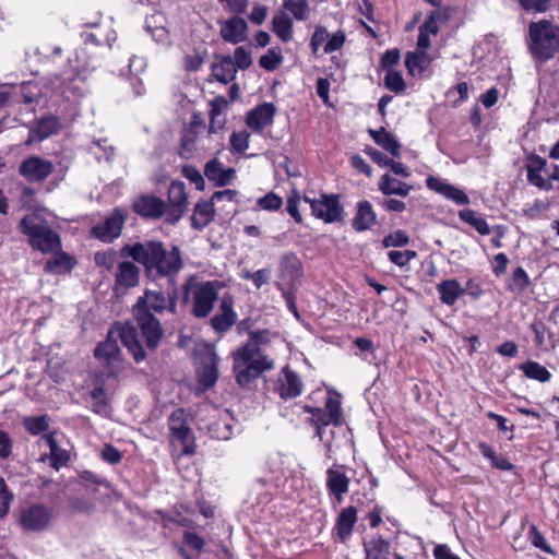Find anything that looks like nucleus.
<instances>
[{
  "label": "nucleus",
  "mask_w": 559,
  "mask_h": 559,
  "mask_svg": "<svg viewBox=\"0 0 559 559\" xmlns=\"http://www.w3.org/2000/svg\"><path fill=\"white\" fill-rule=\"evenodd\" d=\"M19 230L27 237L34 250L44 254H56L61 250L60 236L39 212L26 214L19 224Z\"/></svg>",
  "instance_id": "5"
},
{
  "label": "nucleus",
  "mask_w": 559,
  "mask_h": 559,
  "mask_svg": "<svg viewBox=\"0 0 559 559\" xmlns=\"http://www.w3.org/2000/svg\"><path fill=\"white\" fill-rule=\"evenodd\" d=\"M72 267L71 259L68 254L61 252L56 258L47 261L45 265L46 272L60 273L62 271H69Z\"/></svg>",
  "instance_id": "45"
},
{
  "label": "nucleus",
  "mask_w": 559,
  "mask_h": 559,
  "mask_svg": "<svg viewBox=\"0 0 559 559\" xmlns=\"http://www.w3.org/2000/svg\"><path fill=\"white\" fill-rule=\"evenodd\" d=\"M326 487L336 503H341L343 496L348 491L349 478L338 469L329 468L326 471Z\"/></svg>",
  "instance_id": "27"
},
{
  "label": "nucleus",
  "mask_w": 559,
  "mask_h": 559,
  "mask_svg": "<svg viewBox=\"0 0 559 559\" xmlns=\"http://www.w3.org/2000/svg\"><path fill=\"white\" fill-rule=\"evenodd\" d=\"M236 197H237L236 190L226 189V190L214 192L211 198V202H213L214 206L221 202L227 203V204H224L222 210H226L227 213H230V212L236 211V206H235L236 205Z\"/></svg>",
  "instance_id": "42"
},
{
  "label": "nucleus",
  "mask_w": 559,
  "mask_h": 559,
  "mask_svg": "<svg viewBox=\"0 0 559 559\" xmlns=\"http://www.w3.org/2000/svg\"><path fill=\"white\" fill-rule=\"evenodd\" d=\"M44 439L47 442L50 450L49 457L51 460V466L58 471L60 467L64 466L68 463L69 453L67 450L59 447L53 437V433L45 435Z\"/></svg>",
  "instance_id": "37"
},
{
  "label": "nucleus",
  "mask_w": 559,
  "mask_h": 559,
  "mask_svg": "<svg viewBox=\"0 0 559 559\" xmlns=\"http://www.w3.org/2000/svg\"><path fill=\"white\" fill-rule=\"evenodd\" d=\"M527 538L536 548H539L547 554H554L551 547L547 544L544 535L537 530L536 525L530 526Z\"/></svg>",
  "instance_id": "49"
},
{
  "label": "nucleus",
  "mask_w": 559,
  "mask_h": 559,
  "mask_svg": "<svg viewBox=\"0 0 559 559\" xmlns=\"http://www.w3.org/2000/svg\"><path fill=\"white\" fill-rule=\"evenodd\" d=\"M237 314L234 311V299L229 295L223 296L219 312L212 317L211 325L217 333H225L236 323Z\"/></svg>",
  "instance_id": "19"
},
{
  "label": "nucleus",
  "mask_w": 559,
  "mask_h": 559,
  "mask_svg": "<svg viewBox=\"0 0 559 559\" xmlns=\"http://www.w3.org/2000/svg\"><path fill=\"white\" fill-rule=\"evenodd\" d=\"M366 559H386L390 554V544L381 536L364 542Z\"/></svg>",
  "instance_id": "33"
},
{
  "label": "nucleus",
  "mask_w": 559,
  "mask_h": 559,
  "mask_svg": "<svg viewBox=\"0 0 559 559\" xmlns=\"http://www.w3.org/2000/svg\"><path fill=\"white\" fill-rule=\"evenodd\" d=\"M301 275V262L293 252L282 255L280 261V278L288 285H293Z\"/></svg>",
  "instance_id": "26"
},
{
  "label": "nucleus",
  "mask_w": 559,
  "mask_h": 559,
  "mask_svg": "<svg viewBox=\"0 0 559 559\" xmlns=\"http://www.w3.org/2000/svg\"><path fill=\"white\" fill-rule=\"evenodd\" d=\"M416 257H417V253L414 250H404V251L392 250L388 253L389 260L400 267L407 265Z\"/></svg>",
  "instance_id": "54"
},
{
  "label": "nucleus",
  "mask_w": 559,
  "mask_h": 559,
  "mask_svg": "<svg viewBox=\"0 0 559 559\" xmlns=\"http://www.w3.org/2000/svg\"><path fill=\"white\" fill-rule=\"evenodd\" d=\"M270 342L271 333L269 331H251L249 332V340L245 345L257 349H265L264 347L269 345Z\"/></svg>",
  "instance_id": "47"
},
{
  "label": "nucleus",
  "mask_w": 559,
  "mask_h": 559,
  "mask_svg": "<svg viewBox=\"0 0 559 559\" xmlns=\"http://www.w3.org/2000/svg\"><path fill=\"white\" fill-rule=\"evenodd\" d=\"M250 134L247 131L233 132L230 146L237 153H243L249 146Z\"/></svg>",
  "instance_id": "58"
},
{
  "label": "nucleus",
  "mask_w": 559,
  "mask_h": 559,
  "mask_svg": "<svg viewBox=\"0 0 559 559\" xmlns=\"http://www.w3.org/2000/svg\"><path fill=\"white\" fill-rule=\"evenodd\" d=\"M140 270L131 261H120L115 272V288L128 289L139 284Z\"/></svg>",
  "instance_id": "22"
},
{
  "label": "nucleus",
  "mask_w": 559,
  "mask_h": 559,
  "mask_svg": "<svg viewBox=\"0 0 559 559\" xmlns=\"http://www.w3.org/2000/svg\"><path fill=\"white\" fill-rule=\"evenodd\" d=\"M122 252L142 264L154 277H174L183 267L181 251L177 246L166 250L163 242L146 240L126 246Z\"/></svg>",
  "instance_id": "2"
},
{
  "label": "nucleus",
  "mask_w": 559,
  "mask_h": 559,
  "mask_svg": "<svg viewBox=\"0 0 559 559\" xmlns=\"http://www.w3.org/2000/svg\"><path fill=\"white\" fill-rule=\"evenodd\" d=\"M68 507L73 513H90L94 511V504L80 497L70 498Z\"/></svg>",
  "instance_id": "61"
},
{
  "label": "nucleus",
  "mask_w": 559,
  "mask_h": 559,
  "mask_svg": "<svg viewBox=\"0 0 559 559\" xmlns=\"http://www.w3.org/2000/svg\"><path fill=\"white\" fill-rule=\"evenodd\" d=\"M459 217L466 224L473 226L480 235L490 234V227L487 224L486 219L478 215L475 211L471 209H464L459 212Z\"/></svg>",
  "instance_id": "38"
},
{
  "label": "nucleus",
  "mask_w": 559,
  "mask_h": 559,
  "mask_svg": "<svg viewBox=\"0 0 559 559\" xmlns=\"http://www.w3.org/2000/svg\"><path fill=\"white\" fill-rule=\"evenodd\" d=\"M401 53L397 48L386 50L380 60L381 70H392L399 63Z\"/></svg>",
  "instance_id": "62"
},
{
  "label": "nucleus",
  "mask_w": 559,
  "mask_h": 559,
  "mask_svg": "<svg viewBox=\"0 0 559 559\" xmlns=\"http://www.w3.org/2000/svg\"><path fill=\"white\" fill-rule=\"evenodd\" d=\"M209 53L205 48L194 49L185 57V70H199L207 59Z\"/></svg>",
  "instance_id": "44"
},
{
  "label": "nucleus",
  "mask_w": 559,
  "mask_h": 559,
  "mask_svg": "<svg viewBox=\"0 0 559 559\" xmlns=\"http://www.w3.org/2000/svg\"><path fill=\"white\" fill-rule=\"evenodd\" d=\"M164 310L175 314L177 298L176 296L167 297L164 293L154 290H146L132 308L133 317L148 348L155 349L164 334L159 320L152 312L160 313Z\"/></svg>",
  "instance_id": "3"
},
{
  "label": "nucleus",
  "mask_w": 559,
  "mask_h": 559,
  "mask_svg": "<svg viewBox=\"0 0 559 559\" xmlns=\"http://www.w3.org/2000/svg\"><path fill=\"white\" fill-rule=\"evenodd\" d=\"M282 61V56L274 48L269 49L267 52L261 56L259 64L264 70H274Z\"/></svg>",
  "instance_id": "59"
},
{
  "label": "nucleus",
  "mask_w": 559,
  "mask_h": 559,
  "mask_svg": "<svg viewBox=\"0 0 559 559\" xmlns=\"http://www.w3.org/2000/svg\"><path fill=\"white\" fill-rule=\"evenodd\" d=\"M523 373L533 380L547 382L551 378V373L537 361L528 360L520 366Z\"/></svg>",
  "instance_id": "39"
},
{
  "label": "nucleus",
  "mask_w": 559,
  "mask_h": 559,
  "mask_svg": "<svg viewBox=\"0 0 559 559\" xmlns=\"http://www.w3.org/2000/svg\"><path fill=\"white\" fill-rule=\"evenodd\" d=\"M167 223L176 224L187 210L188 201L183 182H171L168 189Z\"/></svg>",
  "instance_id": "14"
},
{
  "label": "nucleus",
  "mask_w": 559,
  "mask_h": 559,
  "mask_svg": "<svg viewBox=\"0 0 559 559\" xmlns=\"http://www.w3.org/2000/svg\"><path fill=\"white\" fill-rule=\"evenodd\" d=\"M273 33L284 43H288L293 38V21L284 12L275 14L272 19Z\"/></svg>",
  "instance_id": "34"
},
{
  "label": "nucleus",
  "mask_w": 559,
  "mask_h": 559,
  "mask_svg": "<svg viewBox=\"0 0 559 559\" xmlns=\"http://www.w3.org/2000/svg\"><path fill=\"white\" fill-rule=\"evenodd\" d=\"M530 284V277L525 270L521 266L516 267L512 274V284L510 285V288L512 290L522 292L527 288Z\"/></svg>",
  "instance_id": "56"
},
{
  "label": "nucleus",
  "mask_w": 559,
  "mask_h": 559,
  "mask_svg": "<svg viewBox=\"0 0 559 559\" xmlns=\"http://www.w3.org/2000/svg\"><path fill=\"white\" fill-rule=\"evenodd\" d=\"M384 84L394 93H401L405 90V82L400 72H386Z\"/></svg>",
  "instance_id": "60"
},
{
  "label": "nucleus",
  "mask_w": 559,
  "mask_h": 559,
  "mask_svg": "<svg viewBox=\"0 0 559 559\" xmlns=\"http://www.w3.org/2000/svg\"><path fill=\"white\" fill-rule=\"evenodd\" d=\"M283 7L289 11L297 21L308 19L310 12L308 0H283Z\"/></svg>",
  "instance_id": "41"
},
{
  "label": "nucleus",
  "mask_w": 559,
  "mask_h": 559,
  "mask_svg": "<svg viewBox=\"0 0 559 559\" xmlns=\"http://www.w3.org/2000/svg\"><path fill=\"white\" fill-rule=\"evenodd\" d=\"M324 411L329 416V421L334 426H341L343 424L341 402L337 399L329 397L325 402Z\"/></svg>",
  "instance_id": "46"
},
{
  "label": "nucleus",
  "mask_w": 559,
  "mask_h": 559,
  "mask_svg": "<svg viewBox=\"0 0 559 559\" xmlns=\"http://www.w3.org/2000/svg\"><path fill=\"white\" fill-rule=\"evenodd\" d=\"M95 263L98 266L105 267L107 271H110L118 264V255L114 250H107L105 252H97L95 254Z\"/></svg>",
  "instance_id": "50"
},
{
  "label": "nucleus",
  "mask_w": 559,
  "mask_h": 559,
  "mask_svg": "<svg viewBox=\"0 0 559 559\" xmlns=\"http://www.w3.org/2000/svg\"><path fill=\"white\" fill-rule=\"evenodd\" d=\"M304 384L296 372L288 366H285L276 381L275 392L283 399L289 400L299 396L302 392Z\"/></svg>",
  "instance_id": "16"
},
{
  "label": "nucleus",
  "mask_w": 559,
  "mask_h": 559,
  "mask_svg": "<svg viewBox=\"0 0 559 559\" xmlns=\"http://www.w3.org/2000/svg\"><path fill=\"white\" fill-rule=\"evenodd\" d=\"M133 210L136 214L146 218L167 217V204L155 195H140L133 202Z\"/></svg>",
  "instance_id": "17"
},
{
  "label": "nucleus",
  "mask_w": 559,
  "mask_h": 559,
  "mask_svg": "<svg viewBox=\"0 0 559 559\" xmlns=\"http://www.w3.org/2000/svg\"><path fill=\"white\" fill-rule=\"evenodd\" d=\"M234 372L239 385L246 386L261 373L274 368V360L265 349L242 345L233 353Z\"/></svg>",
  "instance_id": "6"
},
{
  "label": "nucleus",
  "mask_w": 559,
  "mask_h": 559,
  "mask_svg": "<svg viewBox=\"0 0 559 559\" xmlns=\"http://www.w3.org/2000/svg\"><path fill=\"white\" fill-rule=\"evenodd\" d=\"M57 520L56 509L44 502H25L20 506L16 523L26 534H41L52 530Z\"/></svg>",
  "instance_id": "8"
},
{
  "label": "nucleus",
  "mask_w": 559,
  "mask_h": 559,
  "mask_svg": "<svg viewBox=\"0 0 559 559\" xmlns=\"http://www.w3.org/2000/svg\"><path fill=\"white\" fill-rule=\"evenodd\" d=\"M210 133H219L225 129L226 111L229 107V102L224 96H217L210 103Z\"/></svg>",
  "instance_id": "24"
},
{
  "label": "nucleus",
  "mask_w": 559,
  "mask_h": 559,
  "mask_svg": "<svg viewBox=\"0 0 559 559\" xmlns=\"http://www.w3.org/2000/svg\"><path fill=\"white\" fill-rule=\"evenodd\" d=\"M546 167V160L540 157H534L531 164L527 166V180L538 188L548 190L551 183L548 179H545L540 171Z\"/></svg>",
  "instance_id": "35"
},
{
  "label": "nucleus",
  "mask_w": 559,
  "mask_h": 559,
  "mask_svg": "<svg viewBox=\"0 0 559 559\" xmlns=\"http://www.w3.org/2000/svg\"><path fill=\"white\" fill-rule=\"evenodd\" d=\"M102 40L97 34L88 33L82 46L73 51V55L68 57V70H94L96 68L92 61L91 46H99Z\"/></svg>",
  "instance_id": "12"
},
{
  "label": "nucleus",
  "mask_w": 559,
  "mask_h": 559,
  "mask_svg": "<svg viewBox=\"0 0 559 559\" xmlns=\"http://www.w3.org/2000/svg\"><path fill=\"white\" fill-rule=\"evenodd\" d=\"M305 201L310 204L312 214L325 223H336L344 219V209L337 195L321 194L319 199L305 197Z\"/></svg>",
  "instance_id": "10"
},
{
  "label": "nucleus",
  "mask_w": 559,
  "mask_h": 559,
  "mask_svg": "<svg viewBox=\"0 0 559 559\" xmlns=\"http://www.w3.org/2000/svg\"><path fill=\"white\" fill-rule=\"evenodd\" d=\"M356 522L357 509L355 507L350 506L341 510L334 530L342 542L350 537Z\"/></svg>",
  "instance_id": "29"
},
{
  "label": "nucleus",
  "mask_w": 559,
  "mask_h": 559,
  "mask_svg": "<svg viewBox=\"0 0 559 559\" xmlns=\"http://www.w3.org/2000/svg\"><path fill=\"white\" fill-rule=\"evenodd\" d=\"M275 111L276 109L271 103L259 105L248 112L246 123L251 130L261 132L265 127L272 124Z\"/></svg>",
  "instance_id": "20"
},
{
  "label": "nucleus",
  "mask_w": 559,
  "mask_h": 559,
  "mask_svg": "<svg viewBox=\"0 0 559 559\" xmlns=\"http://www.w3.org/2000/svg\"><path fill=\"white\" fill-rule=\"evenodd\" d=\"M345 40L346 35L342 29L333 33L332 35L329 34V38L323 46V52L332 53L333 51L340 50L344 46Z\"/></svg>",
  "instance_id": "55"
},
{
  "label": "nucleus",
  "mask_w": 559,
  "mask_h": 559,
  "mask_svg": "<svg viewBox=\"0 0 559 559\" xmlns=\"http://www.w3.org/2000/svg\"><path fill=\"white\" fill-rule=\"evenodd\" d=\"M329 38V32L326 28L322 25H317L314 27V31L310 37V49L313 55H318L320 47L328 40Z\"/></svg>",
  "instance_id": "48"
},
{
  "label": "nucleus",
  "mask_w": 559,
  "mask_h": 559,
  "mask_svg": "<svg viewBox=\"0 0 559 559\" xmlns=\"http://www.w3.org/2000/svg\"><path fill=\"white\" fill-rule=\"evenodd\" d=\"M530 51L533 57L545 62L559 51V25L548 20H539L528 25Z\"/></svg>",
  "instance_id": "7"
},
{
  "label": "nucleus",
  "mask_w": 559,
  "mask_h": 559,
  "mask_svg": "<svg viewBox=\"0 0 559 559\" xmlns=\"http://www.w3.org/2000/svg\"><path fill=\"white\" fill-rule=\"evenodd\" d=\"M55 169L50 160L39 156H31L24 159L19 168L20 174L31 182L44 181Z\"/></svg>",
  "instance_id": "13"
},
{
  "label": "nucleus",
  "mask_w": 559,
  "mask_h": 559,
  "mask_svg": "<svg viewBox=\"0 0 559 559\" xmlns=\"http://www.w3.org/2000/svg\"><path fill=\"white\" fill-rule=\"evenodd\" d=\"M426 185L430 190H433V191L442 194L443 197H447L448 191L451 187V185L449 182H447L442 179H439L437 177H433V176L427 177Z\"/></svg>",
  "instance_id": "64"
},
{
  "label": "nucleus",
  "mask_w": 559,
  "mask_h": 559,
  "mask_svg": "<svg viewBox=\"0 0 559 559\" xmlns=\"http://www.w3.org/2000/svg\"><path fill=\"white\" fill-rule=\"evenodd\" d=\"M91 408L94 413L105 417L109 415V402L104 386L94 388L91 392Z\"/></svg>",
  "instance_id": "40"
},
{
  "label": "nucleus",
  "mask_w": 559,
  "mask_h": 559,
  "mask_svg": "<svg viewBox=\"0 0 559 559\" xmlns=\"http://www.w3.org/2000/svg\"><path fill=\"white\" fill-rule=\"evenodd\" d=\"M257 204L265 211H277L283 205V200L274 192H269L264 197L258 199Z\"/></svg>",
  "instance_id": "53"
},
{
  "label": "nucleus",
  "mask_w": 559,
  "mask_h": 559,
  "mask_svg": "<svg viewBox=\"0 0 559 559\" xmlns=\"http://www.w3.org/2000/svg\"><path fill=\"white\" fill-rule=\"evenodd\" d=\"M437 290L440 295V300L448 306L454 305L457 298L465 293V289L454 278L439 283Z\"/></svg>",
  "instance_id": "32"
},
{
  "label": "nucleus",
  "mask_w": 559,
  "mask_h": 559,
  "mask_svg": "<svg viewBox=\"0 0 559 559\" xmlns=\"http://www.w3.org/2000/svg\"><path fill=\"white\" fill-rule=\"evenodd\" d=\"M370 135L374 140V142L380 145L383 150L389 152L395 157H399L401 152V145L391 133L386 132L384 128L380 130H369Z\"/></svg>",
  "instance_id": "36"
},
{
  "label": "nucleus",
  "mask_w": 559,
  "mask_h": 559,
  "mask_svg": "<svg viewBox=\"0 0 559 559\" xmlns=\"http://www.w3.org/2000/svg\"><path fill=\"white\" fill-rule=\"evenodd\" d=\"M252 63L250 52L243 47L235 49L234 58L230 56H216L210 64V70H246Z\"/></svg>",
  "instance_id": "18"
},
{
  "label": "nucleus",
  "mask_w": 559,
  "mask_h": 559,
  "mask_svg": "<svg viewBox=\"0 0 559 559\" xmlns=\"http://www.w3.org/2000/svg\"><path fill=\"white\" fill-rule=\"evenodd\" d=\"M13 498L12 491L9 490L4 479L0 477V519L8 514Z\"/></svg>",
  "instance_id": "52"
},
{
  "label": "nucleus",
  "mask_w": 559,
  "mask_h": 559,
  "mask_svg": "<svg viewBox=\"0 0 559 559\" xmlns=\"http://www.w3.org/2000/svg\"><path fill=\"white\" fill-rule=\"evenodd\" d=\"M127 213L117 207L105 219L93 226L92 235L103 242L110 243L121 235Z\"/></svg>",
  "instance_id": "11"
},
{
  "label": "nucleus",
  "mask_w": 559,
  "mask_h": 559,
  "mask_svg": "<svg viewBox=\"0 0 559 559\" xmlns=\"http://www.w3.org/2000/svg\"><path fill=\"white\" fill-rule=\"evenodd\" d=\"M214 214L215 206L211 200L198 202L191 217V226L198 230L205 228L212 222Z\"/></svg>",
  "instance_id": "31"
},
{
  "label": "nucleus",
  "mask_w": 559,
  "mask_h": 559,
  "mask_svg": "<svg viewBox=\"0 0 559 559\" xmlns=\"http://www.w3.org/2000/svg\"><path fill=\"white\" fill-rule=\"evenodd\" d=\"M218 357L213 348H205L198 356L199 381L205 388H211L217 380Z\"/></svg>",
  "instance_id": "15"
},
{
  "label": "nucleus",
  "mask_w": 559,
  "mask_h": 559,
  "mask_svg": "<svg viewBox=\"0 0 559 559\" xmlns=\"http://www.w3.org/2000/svg\"><path fill=\"white\" fill-rule=\"evenodd\" d=\"M23 425L31 435L36 436L48 430L49 418L46 415L25 417Z\"/></svg>",
  "instance_id": "43"
},
{
  "label": "nucleus",
  "mask_w": 559,
  "mask_h": 559,
  "mask_svg": "<svg viewBox=\"0 0 559 559\" xmlns=\"http://www.w3.org/2000/svg\"><path fill=\"white\" fill-rule=\"evenodd\" d=\"M248 25L242 17L231 16L221 27L222 38L231 44H238L245 40Z\"/></svg>",
  "instance_id": "25"
},
{
  "label": "nucleus",
  "mask_w": 559,
  "mask_h": 559,
  "mask_svg": "<svg viewBox=\"0 0 559 559\" xmlns=\"http://www.w3.org/2000/svg\"><path fill=\"white\" fill-rule=\"evenodd\" d=\"M306 411L311 414V421L317 426V433L321 436V428L330 424L326 412L322 408L306 407Z\"/></svg>",
  "instance_id": "57"
},
{
  "label": "nucleus",
  "mask_w": 559,
  "mask_h": 559,
  "mask_svg": "<svg viewBox=\"0 0 559 559\" xmlns=\"http://www.w3.org/2000/svg\"><path fill=\"white\" fill-rule=\"evenodd\" d=\"M376 224H378V221L372 204L367 200L359 201L356 214L352 221L353 228L358 233H362L371 229Z\"/></svg>",
  "instance_id": "23"
},
{
  "label": "nucleus",
  "mask_w": 559,
  "mask_h": 559,
  "mask_svg": "<svg viewBox=\"0 0 559 559\" xmlns=\"http://www.w3.org/2000/svg\"><path fill=\"white\" fill-rule=\"evenodd\" d=\"M551 0H519L521 8L526 12H545Z\"/></svg>",
  "instance_id": "63"
},
{
  "label": "nucleus",
  "mask_w": 559,
  "mask_h": 559,
  "mask_svg": "<svg viewBox=\"0 0 559 559\" xmlns=\"http://www.w3.org/2000/svg\"><path fill=\"white\" fill-rule=\"evenodd\" d=\"M60 129L61 123L57 117H44L38 121L36 128L29 130V135L26 143L31 144L34 141H43L48 139L49 136L58 133Z\"/></svg>",
  "instance_id": "28"
},
{
  "label": "nucleus",
  "mask_w": 559,
  "mask_h": 559,
  "mask_svg": "<svg viewBox=\"0 0 559 559\" xmlns=\"http://www.w3.org/2000/svg\"><path fill=\"white\" fill-rule=\"evenodd\" d=\"M235 169L225 167L218 158H212L204 166V176L216 187L229 185L235 177Z\"/></svg>",
  "instance_id": "21"
},
{
  "label": "nucleus",
  "mask_w": 559,
  "mask_h": 559,
  "mask_svg": "<svg viewBox=\"0 0 559 559\" xmlns=\"http://www.w3.org/2000/svg\"><path fill=\"white\" fill-rule=\"evenodd\" d=\"M378 189L384 195L407 197L413 191V186L401 181L389 174H384L378 181Z\"/></svg>",
  "instance_id": "30"
},
{
  "label": "nucleus",
  "mask_w": 559,
  "mask_h": 559,
  "mask_svg": "<svg viewBox=\"0 0 559 559\" xmlns=\"http://www.w3.org/2000/svg\"><path fill=\"white\" fill-rule=\"evenodd\" d=\"M409 242V237L404 230H395L390 235L385 236L382 240V246L384 248L390 247H404Z\"/></svg>",
  "instance_id": "51"
},
{
  "label": "nucleus",
  "mask_w": 559,
  "mask_h": 559,
  "mask_svg": "<svg viewBox=\"0 0 559 559\" xmlns=\"http://www.w3.org/2000/svg\"><path fill=\"white\" fill-rule=\"evenodd\" d=\"M168 428L170 431L171 442L179 443L182 454H192L194 452V437L192 430L188 426L185 411L182 408L175 409L168 417Z\"/></svg>",
  "instance_id": "9"
},
{
  "label": "nucleus",
  "mask_w": 559,
  "mask_h": 559,
  "mask_svg": "<svg viewBox=\"0 0 559 559\" xmlns=\"http://www.w3.org/2000/svg\"><path fill=\"white\" fill-rule=\"evenodd\" d=\"M119 338L136 362L143 361L146 357L138 326L130 322L116 324L109 330L106 341L99 343L94 350V356L105 367L107 377L117 376L123 368Z\"/></svg>",
  "instance_id": "1"
},
{
  "label": "nucleus",
  "mask_w": 559,
  "mask_h": 559,
  "mask_svg": "<svg viewBox=\"0 0 559 559\" xmlns=\"http://www.w3.org/2000/svg\"><path fill=\"white\" fill-rule=\"evenodd\" d=\"M223 287L224 284L217 280L199 281L195 275H191L182 285V301L190 307V313L194 318H207Z\"/></svg>",
  "instance_id": "4"
}]
</instances>
